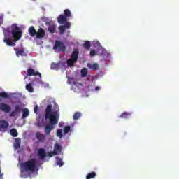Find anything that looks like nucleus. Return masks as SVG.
I'll return each instance as SVG.
<instances>
[{
	"label": "nucleus",
	"instance_id": "19",
	"mask_svg": "<svg viewBox=\"0 0 179 179\" xmlns=\"http://www.w3.org/2000/svg\"><path fill=\"white\" fill-rule=\"evenodd\" d=\"M10 96L8 92H0V99H10Z\"/></svg>",
	"mask_w": 179,
	"mask_h": 179
},
{
	"label": "nucleus",
	"instance_id": "4",
	"mask_svg": "<svg viewBox=\"0 0 179 179\" xmlns=\"http://www.w3.org/2000/svg\"><path fill=\"white\" fill-rule=\"evenodd\" d=\"M53 50L55 51H58V52H64L66 50V46L60 41H55V45L53 46Z\"/></svg>",
	"mask_w": 179,
	"mask_h": 179
},
{
	"label": "nucleus",
	"instance_id": "14",
	"mask_svg": "<svg viewBox=\"0 0 179 179\" xmlns=\"http://www.w3.org/2000/svg\"><path fill=\"white\" fill-rule=\"evenodd\" d=\"M53 151L56 152V155H58V153H61V152H62V147L61 145L56 143L55 144Z\"/></svg>",
	"mask_w": 179,
	"mask_h": 179
},
{
	"label": "nucleus",
	"instance_id": "28",
	"mask_svg": "<svg viewBox=\"0 0 179 179\" xmlns=\"http://www.w3.org/2000/svg\"><path fill=\"white\" fill-rule=\"evenodd\" d=\"M92 45H90V41H86L85 43L83 44V47L84 48H85V50H90V47Z\"/></svg>",
	"mask_w": 179,
	"mask_h": 179
},
{
	"label": "nucleus",
	"instance_id": "32",
	"mask_svg": "<svg viewBox=\"0 0 179 179\" xmlns=\"http://www.w3.org/2000/svg\"><path fill=\"white\" fill-rule=\"evenodd\" d=\"M64 134H68L71 131V126H66L63 129Z\"/></svg>",
	"mask_w": 179,
	"mask_h": 179
},
{
	"label": "nucleus",
	"instance_id": "23",
	"mask_svg": "<svg viewBox=\"0 0 179 179\" xmlns=\"http://www.w3.org/2000/svg\"><path fill=\"white\" fill-rule=\"evenodd\" d=\"M66 62H67V65H69V66H74L76 61H74L73 59L70 58V59H67Z\"/></svg>",
	"mask_w": 179,
	"mask_h": 179
},
{
	"label": "nucleus",
	"instance_id": "29",
	"mask_svg": "<svg viewBox=\"0 0 179 179\" xmlns=\"http://www.w3.org/2000/svg\"><path fill=\"white\" fill-rule=\"evenodd\" d=\"M82 117V114L80 113V112H76L73 115V120H79L80 117Z\"/></svg>",
	"mask_w": 179,
	"mask_h": 179
},
{
	"label": "nucleus",
	"instance_id": "22",
	"mask_svg": "<svg viewBox=\"0 0 179 179\" xmlns=\"http://www.w3.org/2000/svg\"><path fill=\"white\" fill-rule=\"evenodd\" d=\"M26 89L30 93H33V92H34V89H33V85H31V83L27 84Z\"/></svg>",
	"mask_w": 179,
	"mask_h": 179
},
{
	"label": "nucleus",
	"instance_id": "33",
	"mask_svg": "<svg viewBox=\"0 0 179 179\" xmlns=\"http://www.w3.org/2000/svg\"><path fill=\"white\" fill-rule=\"evenodd\" d=\"M15 113H21L22 111V108L20 107V106L19 105H16L15 106Z\"/></svg>",
	"mask_w": 179,
	"mask_h": 179
},
{
	"label": "nucleus",
	"instance_id": "31",
	"mask_svg": "<svg viewBox=\"0 0 179 179\" xmlns=\"http://www.w3.org/2000/svg\"><path fill=\"white\" fill-rule=\"evenodd\" d=\"M129 115H131V114H129V113H128L127 112H124V113L121 114V115L119 117V118L127 119V118H128V117H129Z\"/></svg>",
	"mask_w": 179,
	"mask_h": 179
},
{
	"label": "nucleus",
	"instance_id": "41",
	"mask_svg": "<svg viewBox=\"0 0 179 179\" xmlns=\"http://www.w3.org/2000/svg\"><path fill=\"white\" fill-rule=\"evenodd\" d=\"M34 111L35 114H37V112L38 111V106L37 105L34 107Z\"/></svg>",
	"mask_w": 179,
	"mask_h": 179
},
{
	"label": "nucleus",
	"instance_id": "15",
	"mask_svg": "<svg viewBox=\"0 0 179 179\" xmlns=\"http://www.w3.org/2000/svg\"><path fill=\"white\" fill-rule=\"evenodd\" d=\"M36 138L39 142H44L45 141V135L40 132L36 133Z\"/></svg>",
	"mask_w": 179,
	"mask_h": 179
},
{
	"label": "nucleus",
	"instance_id": "25",
	"mask_svg": "<svg viewBox=\"0 0 179 179\" xmlns=\"http://www.w3.org/2000/svg\"><path fill=\"white\" fill-rule=\"evenodd\" d=\"M20 142H21L20 138H17L15 139V144L14 145L15 149H19V148H20Z\"/></svg>",
	"mask_w": 179,
	"mask_h": 179
},
{
	"label": "nucleus",
	"instance_id": "34",
	"mask_svg": "<svg viewBox=\"0 0 179 179\" xmlns=\"http://www.w3.org/2000/svg\"><path fill=\"white\" fill-rule=\"evenodd\" d=\"M57 136H58V138H62V129H58L57 131Z\"/></svg>",
	"mask_w": 179,
	"mask_h": 179
},
{
	"label": "nucleus",
	"instance_id": "13",
	"mask_svg": "<svg viewBox=\"0 0 179 179\" xmlns=\"http://www.w3.org/2000/svg\"><path fill=\"white\" fill-rule=\"evenodd\" d=\"M28 31H29V36H31V37H34L37 33V31H36L34 26L30 27L28 29Z\"/></svg>",
	"mask_w": 179,
	"mask_h": 179
},
{
	"label": "nucleus",
	"instance_id": "27",
	"mask_svg": "<svg viewBox=\"0 0 179 179\" xmlns=\"http://www.w3.org/2000/svg\"><path fill=\"white\" fill-rule=\"evenodd\" d=\"M59 31L60 34H64L66 31V28L64 25H61L59 27Z\"/></svg>",
	"mask_w": 179,
	"mask_h": 179
},
{
	"label": "nucleus",
	"instance_id": "36",
	"mask_svg": "<svg viewBox=\"0 0 179 179\" xmlns=\"http://www.w3.org/2000/svg\"><path fill=\"white\" fill-rule=\"evenodd\" d=\"M59 64L55 63H52L51 69H58Z\"/></svg>",
	"mask_w": 179,
	"mask_h": 179
},
{
	"label": "nucleus",
	"instance_id": "35",
	"mask_svg": "<svg viewBox=\"0 0 179 179\" xmlns=\"http://www.w3.org/2000/svg\"><path fill=\"white\" fill-rule=\"evenodd\" d=\"M57 155V152H55L54 150L48 152V155L49 156V157H52L53 156Z\"/></svg>",
	"mask_w": 179,
	"mask_h": 179
},
{
	"label": "nucleus",
	"instance_id": "30",
	"mask_svg": "<svg viewBox=\"0 0 179 179\" xmlns=\"http://www.w3.org/2000/svg\"><path fill=\"white\" fill-rule=\"evenodd\" d=\"M10 135H12L14 138H16L17 136V131L16 129H10Z\"/></svg>",
	"mask_w": 179,
	"mask_h": 179
},
{
	"label": "nucleus",
	"instance_id": "40",
	"mask_svg": "<svg viewBox=\"0 0 179 179\" xmlns=\"http://www.w3.org/2000/svg\"><path fill=\"white\" fill-rule=\"evenodd\" d=\"M3 23V15H0V26Z\"/></svg>",
	"mask_w": 179,
	"mask_h": 179
},
{
	"label": "nucleus",
	"instance_id": "7",
	"mask_svg": "<svg viewBox=\"0 0 179 179\" xmlns=\"http://www.w3.org/2000/svg\"><path fill=\"white\" fill-rule=\"evenodd\" d=\"M0 110L3 111V113H10L12 108L7 103H0Z\"/></svg>",
	"mask_w": 179,
	"mask_h": 179
},
{
	"label": "nucleus",
	"instance_id": "37",
	"mask_svg": "<svg viewBox=\"0 0 179 179\" xmlns=\"http://www.w3.org/2000/svg\"><path fill=\"white\" fill-rule=\"evenodd\" d=\"M63 27H64L66 29H71V23L68 22V21H66L64 23V25H63Z\"/></svg>",
	"mask_w": 179,
	"mask_h": 179
},
{
	"label": "nucleus",
	"instance_id": "43",
	"mask_svg": "<svg viewBox=\"0 0 179 179\" xmlns=\"http://www.w3.org/2000/svg\"><path fill=\"white\" fill-rule=\"evenodd\" d=\"M36 125H37V127H41L40 122H38V123L36 124Z\"/></svg>",
	"mask_w": 179,
	"mask_h": 179
},
{
	"label": "nucleus",
	"instance_id": "42",
	"mask_svg": "<svg viewBox=\"0 0 179 179\" xmlns=\"http://www.w3.org/2000/svg\"><path fill=\"white\" fill-rule=\"evenodd\" d=\"M95 90H96V92L99 91V90H100V87L96 86V87H95Z\"/></svg>",
	"mask_w": 179,
	"mask_h": 179
},
{
	"label": "nucleus",
	"instance_id": "18",
	"mask_svg": "<svg viewBox=\"0 0 179 179\" xmlns=\"http://www.w3.org/2000/svg\"><path fill=\"white\" fill-rule=\"evenodd\" d=\"M29 115H30V112L29 111V109L24 108L22 110V119H24L27 117H29Z\"/></svg>",
	"mask_w": 179,
	"mask_h": 179
},
{
	"label": "nucleus",
	"instance_id": "26",
	"mask_svg": "<svg viewBox=\"0 0 179 179\" xmlns=\"http://www.w3.org/2000/svg\"><path fill=\"white\" fill-rule=\"evenodd\" d=\"M55 29L56 27L55 24H50L48 27V31H50V33H55Z\"/></svg>",
	"mask_w": 179,
	"mask_h": 179
},
{
	"label": "nucleus",
	"instance_id": "21",
	"mask_svg": "<svg viewBox=\"0 0 179 179\" xmlns=\"http://www.w3.org/2000/svg\"><path fill=\"white\" fill-rule=\"evenodd\" d=\"M56 163L59 167H62L64 166V162H62V159L59 158V157H56Z\"/></svg>",
	"mask_w": 179,
	"mask_h": 179
},
{
	"label": "nucleus",
	"instance_id": "12",
	"mask_svg": "<svg viewBox=\"0 0 179 179\" xmlns=\"http://www.w3.org/2000/svg\"><path fill=\"white\" fill-rule=\"evenodd\" d=\"M9 127V123L6 120L0 121V129H6Z\"/></svg>",
	"mask_w": 179,
	"mask_h": 179
},
{
	"label": "nucleus",
	"instance_id": "38",
	"mask_svg": "<svg viewBox=\"0 0 179 179\" xmlns=\"http://www.w3.org/2000/svg\"><path fill=\"white\" fill-rule=\"evenodd\" d=\"M90 55V57H94V55H96V51L94 50H91Z\"/></svg>",
	"mask_w": 179,
	"mask_h": 179
},
{
	"label": "nucleus",
	"instance_id": "24",
	"mask_svg": "<svg viewBox=\"0 0 179 179\" xmlns=\"http://www.w3.org/2000/svg\"><path fill=\"white\" fill-rule=\"evenodd\" d=\"M96 176V172H91L86 176V179L94 178Z\"/></svg>",
	"mask_w": 179,
	"mask_h": 179
},
{
	"label": "nucleus",
	"instance_id": "1",
	"mask_svg": "<svg viewBox=\"0 0 179 179\" xmlns=\"http://www.w3.org/2000/svg\"><path fill=\"white\" fill-rule=\"evenodd\" d=\"M3 43L8 47H15L16 41L22 38L23 32L17 24H13L11 26L3 29Z\"/></svg>",
	"mask_w": 179,
	"mask_h": 179
},
{
	"label": "nucleus",
	"instance_id": "2",
	"mask_svg": "<svg viewBox=\"0 0 179 179\" xmlns=\"http://www.w3.org/2000/svg\"><path fill=\"white\" fill-rule=\"evenodd\" d=\"M45 120H49L50 124H47L45 127V132L46 135H50L51 131L54 129V125L58 124V120L59 119V114L57 111H52V105L49 104L47 106L45 111Z\"/></svg>",
	"mask_w": 179,
	"mask_h": 179
},
{
	"label": "nucleus",
	"instance_id": "6",
	"mask_svg": "<svg viewBox=\"0 0 179 179\" xmlns=\"http://www.w3.org/2000/svg\"><path fill=\"white\" fill-rule=\"evenodd\" d=\"M36 37L38 40H41L42 38H44L45 37V31H44V29L39 28L36 34Z\"/></svg>",
	"mask_w": 179,
	"mask_h": 179
},
{
	"label": "nucleus",
	"instance_id": "11",
	"mask_svg": "<svg viewBox=\"0 0 179 179\" xmlns=\"http://www.w3.org/2000/svg\"><path fill=\"white\" fill-rule=\"evenodd\" d=\"M15 52H16V55L17 57H23L25 55V53H24V48H21L19 50V48H14Z\"/></svg>",
	"mask_w": 179,
	"mask_h": 179
},
{
	"label": "nucleus",
	"instance_id": "9",
	"mask_svg": "<svg viewBox=\"0 0 179 179\" xmlns=\"http://www.w3.org/2000/svg\"><path fill=\"white\" fill-rule=\"evenodd\" d=\"M38 156L42 160L45 159V157L47 156V154H45V150H44V148H39L38 150Z\"/></svg>",
	"mask_w": 179,
	"mask_h": 179
},
{
	"label": "nucleus",
	"instance_id": "16",
	"mask_svg": "<svg viewBox=\"0 0 179 179\" xmlns=\"http://www.w3.org/2000/svg\"><path fill=\"white\" fill-rule=\"evenodd\" d=\"M65 17H66L67 19H69V17H71V16H72V13H71V10H69V9H66L64 10V15H63Z\"/></svg>",
	"mask_w": 179,
	"mask_h": 179
},
{
	"label": "nucleus",
	"instance_id": "20",
	"mask_svg": "<svg viewBox=\"0 0 179 179\" xmlns=\"http://www.w3.org/2000/svg\"><path fill=\"white\" fill-rule=\"evenodd\" d=\"M88 71L87 68H83L81 69V76L82 78H86L87 76Z\"/></svg>",
	"mask_w": 179,
	"mask_h": 179
},
{
	"label": "nucleus",
	"instance_id": "3",
	"mask_svg": "<svg viewBox=\"0 0 179 179\" xmlns=\"http://www.w3.org/2000/svg\"><path fill=\"white\" fill-rule=\"evenodd\" d=\"M22 173H34L37 167V161L35 159H31L21 164Z\"/></svg>",
	"mask_w": 179,
	"mask_h": 179
},
{
	"label": "nucleus",
	"instance_id": "17",
	"mask_svg": "<svg viewBox=\"0 0 179 179\" xmlns=\"http://www.w3.org/2000/svg\"><path fill=\"white\" fill-rule=\"evenodd\" d=\"M87 66L90 69H94V71H97V69H99V64L96 63H94L93 64H88Z\"/></svg>",
	"mask_w": 179,
	"mask_h": 179
},
{
	"label": "nucleus",
	"instance_id": "39",
	"mask_svg": "<svg viewBox=\"0 0 179 179\" xmlns=\"http://www.w3.org/2000/svg\"><path fill=\"white\" fill-rule=\"evenodd\" d=\"M16 113L17 112H15V110H13L10 113V117H16Z\"/></svg>",
	"mask_w": 179,
	"mask_h": 179
},
{
	"label": "nucleus",
	"instance_id": "10",
	"mask_svg": "<svg viewBox=\"0 0 179 179\" xmlns=\"http://www.w3.org/2000/svg\"><path fill=\"white\" fill-rule=\"evenodd\" d=\"M79 57V50L78 49H74V51L71 54V59L76 61L78 62V57Z\"/></svg>",
	"mask_w": 179,
	"mask_h": 179
},
{
	"label": "nucleus",
	"instance_id": "8",
	"mask_svg": "<svg viewBox=\"0 0 179 179\" xmlns=\"http://www.w3.org/2000/svg\"><path fill=\"white\" fill-rule=\"evenodd\" d=\"M57 22L59 24H65L68 22V18L64 15H60L57 17Z\"/></svg>",
	"mask_w": 179,
	"mask_h": 179
},
{
	"label": "nucleus",
	"instance_id": "5",
	"mask_svg": "<svg viewBox=\"0 0 179 179\" xmlns=\"http://www.w3.org/2000/svg\"><path fill=\"white\" fill-rule=\"evenodd\" d=\"M39 76L41 79V73L38 71H36L33 68H29L27 71V76Z\"/></svg>",
	"mask_w": 179,
	"mask_h": 179
}]
</instances>
